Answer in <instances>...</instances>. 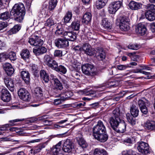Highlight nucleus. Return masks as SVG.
<instances>
[{"label":"nucleus","instance_id":"1","mask_svg":"<svg viewBox=\"0 0 155 155\" xmlns=\"http://www.w3.org/2000/svg\"><path fill=\"white\" fill-rule=\"evenodd\" d=\"M25 14V8L21 3L15 4L11 11V15L14 16L16 21L19 22L23 20Z\"/></svg>","mask_w":155,"mask_h":155},{"label":"nucleus","instance_id":"2","mask_svg":"<svg viewBox=\"0 0 155 155\" xmlns=\"http://www.w3.org/2000/svg\"><path fill=\"white\" fill-rule=\"evenodd\" d=\"M93 131L94 136H107L105 127L101 120L98 121L97 124L94 127Z\"/></svg>","mask_w":155,"mask_h":155},{"label":"nucleus","instance_id":"3","mask_svg":"<svg viewBox=\"0 0 155 155\" xmlns=\"http://www.w3.org/2000/svg\"><path fill=\"white\" fill-rule=\"evenodd\" d=\"M123 0H118L111 2L107 8L108 12L110 14H115L123 6Z\"/></svg>","mask_w":155,"mask_h":155},{"label":"nucleus","instance_id":"4","mask_svg":"<svg viewBox=\"0 0 155 155\" xmlns=\"http://www.w3.org/2000/svg\"><path fill=\"white\" fill-rule=\"evenodd\" d=\"M137 149L138 151L144 154L149 153L150 152L148 144L145 142L141 141L138 143Z\"/></svg>","mask_w":155,"mask_h":155},{"label":"nucleus","instance_id":"5","mask_svg":"<svg viewBox=\"0 0 155 155\" xmlns=\"http://www.w3.org/2000/svg\"><path fill=\"white\" fill-rule=\"evenodd\" d=\"M82 51L88 55L92 56L96 54V51L94 48H92L91 46L88 43L83 44L81 47Z\"/></svg>","mask_w":155,"mask_h":155},{"label":"nucleus","instance_id":"6","mask_svg":"<svg viewBox=\"0 0 155 155\" xmlns=\"http://www.w3.org/2000/svg\"><path fill=\"white\" fill-rule=\"evenodd\" d=\"M24 120V119H16L9 121L8 124H5L0 127V131L6 130L7 127L9 126H16L18 124L17 122L23 121ZM4 132H0V135H4Z\"/></svg>","mask_w":155,"mask_h":155},{"label":"nucleus","instance_id":"7","mask_svg":"<svg viewBox=\"0 0 155 155\" xmlns=\"http://www.w3.org/2000/svg\"><path fill=\"white\" fill-rule=\"evenodd\" d=\"M118 85L117 82H115L112 81H109L105 83L100 84L96 87V88L98 89L97 91H102L105 90L107 88H110L115 87H116Z\"/></svg>","mask_w":155,"mask_h":155},{"label":"nucleus","instance_id":"8","mask_svg":"<svg viewBox=\"0 0 155 155\" xmlns=\"http://www.w3.org/2000/svg\"><path fill=\"white\" fill-rule=\"evenodd\" d=\"M64 152L70 153L74 149V146L72 142L70 139H67L64 143L62 148Z\"/></svg>","mask_w":155,"mask_h":155},{"label":"nucleus","instance_id":"9","mask_svg":"<svg viewBox=\"0 0 155 155\" xmlns=\"http://www.w3.org/2000/svg\"><path fill=\"white\" fill-rule=\"evenodd\" d=\"M28 42L31 45L35 46H40L42 45L44 41L38 36L34 35V38L29 39Z\"/></svg>","mask_w":155,"mask_h":155},{"label":"nucleus","instance_id":"10","mask_svg":"<svg viewBox=\"0 0 155 155\" xmlns=\"http://www.w3.org/2000/svg\"><path fill=\"white\" fill-rule=\"evenodd\" d=\"M55 45L58 48H65L69 45V42L65 39L58 38L55 40Z\"/></svg>","mask_w":155,"mask_h":155},{"label":"nucleus","instance_id":"11","mask_svg":"<svg viewBox=\"0 0 155 155\" xmlns=\"http://www.w3.org/2000/svg\"><path fill=\"white\" fill-rule=\"evenodd\" d=\"M19 97L24 101H28L30 100L29 94L25 89H20L18 92Z\"/></svg>","mask_w":155,"mask_h":155},{"label":"nucleus","instance_id":"12","mask_svg":"<svg viewBox=\"0 0 155 155\" xmlns=\"http://www.w3.org/2000/svg\"><path fill=\"white\" fill-rule=\"evenodd\" d=\"M61 141H60L51 148V151L54 155H64L63 150L61 146Z\"/></svg>","mask_w":155,"mask_h":155},{"label":"nucleus","instance_id":"13","mask_svg":"<svg viewBox=\"0 0 155 155\" xmlns=\"http://www.w3.org/2000/svg\"><path fill=\"white\" fill-rule=\"evenodd\" d=\"M1 98L4 102H8L11 99V95L8 90L5 88L1 91Z\"/></svg>","mask_w":155,"mask_h":155},{"label":"nucleus","instance_id":"14","mask_svg":"<svg viewBox=\"0 0 155 155\" xmlns=\"http://www.w3.org/2000/svg\"><path fill=\"white\" fill-rule=\"evenodd\" d=\"M3 79L5 84L8 88L12 91H13L14 84L12 80L7 77H5Z\"/></svg>","mask_w":155,"mask_h":155},{"label":"nucleus","instance_id":"15","mask_svg":"<svg viewBox=\"0 0 155 155\" xmlns=\"http://www.w3.org/2000/svg\"><path fill=\"white\" fill-rule=\"evenodd\" d=\"M142 4L139 2H138L132 1L128 4V7L129 8L134 10H136L141 9L142 8Z\"/></svg>","mask_w":155,"mask_h":155},{"label":"nucleus","instance_id":"16","mask_svg":"<svg viewBox=\"0 0 155 155\" xmlns=\"http://www.w3.org/2000/svg\"><path fill=\"white\" fill-rule=\"evenodd\" d=\"M93 68L92 65L87 64L82 66V71L83 73L85 74L89 75L91 73H92V69Z\"/></svg>","mask_w":155,"mask_h":155},{"label":"nucleus","instance_id":"17","mask_svg":"<svg viewBox=\"0 0 155 155\" xmlns=\"http://www.w3.org/2000/svg\"><path fill=\"white\" fill-rule=\"evenodd\" d=\"M121 120L120 117H112L110 118V123L112 128L114 130L118 127Z\"/></svg>","mask_w":155,"mask_h":155},{"label":"nucleus","instance_id":"18","mask_svg":"<svg viewBox=\"0 0 155 155\" xmlns=\"http://www.w3.org/2000/svg\"><path fill=\"white\" fill-rule=\"evenodd\" d=\"M3 68L8 75L10 76L13 74L14 70L11 64L8 63H5L3 65Z\"/></svg>","mask_w":155,"mask_h":155},{"label":"nucleus","instance_id":"19","mask_svg":"<svg viewBox=\"0 0 155 155\" xmlns=\"http://www.w3.org/2000/svg\"><path fill=\"white\" fill-rule=\"evenodd\" d=\"M63 36L67 41H73L76 38V34L71 32L65 31L63 33Z\"/></svg>","mask_w":155,"mask_h":155},{"label":"nucleus","instance_id":"20","mask_svg":"<svg viewBox=\"0 0 155 155\" xmlns=\"http://www.w3.org/2000/svg\"><path fill=\"white\" fill-rule=\"evenodd\" d=\"M126 125L124 120H121L118 125V127L115 128L114 130L119 133H124L126 130Z\"/></svg>","mask_w":155,"mask_h":155},{"label":"nucleus","instance_id":"21","mask_svg":"<svg viewBox=\"0 0 155 155\" xmlns=\"http://www.w3.org/2000/svg\"><path fill=\"white\" fill-rule=\"evenodd\" d=\"M101 23L102 26L106 29H110L112 28V23L107 18H103L102 20Z\"/></svg>","mask_w":155,"mask_h":155},{"label":"nucleus","instance_id":"22","mask_svg":"<svg viewBox=\"0 0 155 155\" xmlns=\"http://www.w3.org/2000/svg\"><path fill=\"white\" fill-rule=\"evenodd\" d=\"M34 93L37 97V101H40L43 95V91L42 88L39 87L35 88L34 90Z\"/></svg>","mask_w":155,"mask_h":155},{"label":"nucleus","instance_id":"23","mask_svg":"<svg viewBox=\"0 0 155 155\" xmlns=\"http://www.w3.org/2000/svg\"><path fill=\"white\" fill-rule=\"evenodd\" d=\"M136 31L137 33L140 34L141 35H143L146 33L147 29L143 25L139 24L136 28Z\"/></svg>","mask_w":155,"mask_h":155},{"label":"nucleus","instance_id":"24","mask_svg":"<svg viewBox=\"0 0 155 155\" xmlns=\"http://www.w3.org/2000/svg\"><path fill=\"white\" fill-rule=\"evenodd\" d=\"M51 77L52 78V79L54 81V85L55 88L60 90H62L63 88L62 85L58 79L52 74L51 75Z\"/></svg>","mask_w":155,"mask_h":155},{"label":"nucleus","instance_id":"25","mask_svg":"<svg viewBox=\"0 0 155 155\" xmlns=\"http://www.w3.org/2000/svg\"><path fill=\"white\" fill-rule=\"evenodd\" d=\"M91 18L92 15L91 13L89 12H86L83 16L82 21V22L87 24L91 21Z\"/></svg>","mask_w":155,"mask_h":155},{"label":"nucleus","instance_id":"26","mask_svg":"<svg viewBox=\"0 0 155 155\" xmlns=\"http://www.w3.org/2000/svg\"><path fill=\"white\" fill-rule=\"evenodd\" d=\"M130 112L131 116L134 117H136L138 115L139 110L135 105L132 104L130 107Z\"/></svg>","mask_w":155,"mask_h":155},{"label":"nucleus","instance_id":"27","mask_svg":"<svg viewBox=\"0 0 155 155\" xmlns=\"http://www.w3.org/2000/svg\"><path fill=\"white\" fill-rule=\"evenodd\" d=\"M108 0H97L95 3L96 7L100 9L104 7L107 3Z\"/></svg>","mask_w":155,"mask_h":155},{"label":"nucleus","instance_id":"28","mask_svg":"<svg viewBox=\"0 0 155 155\" xmlns=\"http://www.w3.org/2000/svg\"><path fill=\"white\" fill-rule=\"evenodd\" d=\"M21 58L24 60H26L29 58L30 53L29 50L27 49H23L20 53Z\"/></svg>","mask_w":155,"mask_h":155},{"label":"nucleus","instance_id":"29","mask_svg":"<svg viewBox=\"0 0 155 155\" xmlns=\"http://www.w3.org/2000/svg\"><path fill=\"white\" fill-rule=\"evenodd\" d=\"M21 76L26 83H28L30 80V74L28 71H23L21 72Z\"/></svg>","mask_w":155,"mask_h":155},{"label":"nucleus","instance_id":"30","mask_svg":"<svg viewBox=\"0 0 155 155\" xmlns=\"http://www.w3.org/2000/svg\"><path fill=\"white\" fill-rule=\"evenodd\" d=\"M76 140L78 144L82 148H85L87 146L86 141L81 137H76Z\"/></svg>","mask_w":155,"mask_h":155},{"label":"nucleus","instance_id":"31","mask_svg":"<svg viewBox=\"0 0 155 155\" xmlns=\"http://www.w3.org/2000/svg\"><path fill=\"white\" fill-rule=\"evenodd\" d=\"M145 127L148 130H151L155 129V121L153 120H148L145 124Z\"/></svg>","mask_w":155,"mask_h":155},{"label":"nucleus","instance_id":"32","mask_svg":"<svg viewBox=\"0 0 155 155\" xmlns=\"http://www.w3.org/2000/svg\"><path fill=\"white\" fill-rule=\"evenodd\" d=\"M56 30L55 34L58 35H63L64 31L61 24L58 23L55 25Z\"/></svg>","mask_w":155,"mask_h":155},{"label":"nucleus","instance_id":"33","mask_svg":"<svg viewBox=\"0 0 155 155\" xmlns=\"http://www.w3.org/2000/svg\"><path fill=\"white\" fill-rule=\"evenodd\" d=\"M145 17L149 21H153L155 20V13L150 11H148L146 12Z\"/></svg>","mask_w":155,"mask_h":155},{"label":"nucleus","instance_id":"34","mask_svg":"<svg viewBox=\"0 0 155 155\" xmlns=\"http://www.w3.org/2000/svg\"><path fill=\"white\" fill-rule=\"evenodd\" d=\"M72 14L71 11H68L66 12L64 18V22L65 23L69 22L71 19Z\"/></svg>","mask_w":155,"mask_h":155},{"label":"nucleus","instance_id":"35","mask_svg":"<svg viewBox=\"0 0 155 155\" xmlns=\"http://www.w3.org/2000/svg\"><path fill=\"white\" fill-rule=\"evenodd\" d=\"M94 155H108V154L104 149L97 148L94 150Z\"/></svg>","mask_w":155,"mask_h":155},{"label":"nucleus","instance_id":"36","mask_svg":"<svg viewBox=\"0 0 155 155\" xmlns=\"http://www.w3.org/2000/svg\"><path fill=\"white\" fill-rule=\"evenodd\" d=\"M40 75L41 78L45 82L47 83L49 81V76L45 70H41L40 72Z\"/></svg>","mask_w":155,"mask_h":155},{"label":"nucleus","instance_id":"37","mask_svg":"<svg viewBox=\"0 0 155 155\" xmlns=\"http://www.w3.org/2000/svg\"><path fill=\"white\" fill-rule=\"evenodd\" d=\"M95 54L97 55V58L99 60H103L105 58V53L102 50L98 51Z\"/></svg>","mask_w":155,"mask_h":155},{"label":"nucleus","instance_id":"38","mask_svg":"<svg viewBox=\"0 0 155 155\" xmlns=\"http://www.w3.org/2000/svg\"><path fill=\"white\" fill-rule=\"evenodd\" d=\"M71 25L72 29L75 31H78L80 28V21L75 20L72 22Z\"/></svg>","mask_w":155,"mask_h":155},{"label":"nucleus","instance_id":"39","mask_svg":"<svg viewBox=\"0 0 155 155\" xmlns=\"http://www.w3.org/2000/svg\"><path fill=\"white\" fill-rule=\"evenodd\" d=\"M147 104H148V101L144 98L139 99L138 101V105L140 108L146 106Z\"/></svg>","mask_w":155,"mask_h":155},{"label":"nucleus","instance_id":"40","mask_svg":"<svg viewBox=\"0 0 155 155\" xmlns=\"http://www.w3.org/2000/svg\"><path fill=\"white\" fill-rule=\"evenodd\" d=\"M129 19L128 18L126 17H122L120 20V22L119 24V27L120 28H125L124 27H123V25L124 24H129L128 22Z\"/></svg>","mask_w":155,"mask_h":155},{"label":"nucleus","instance_id":"41","mask_svg":"<svg viewBox=\"0 0 155 155\" xmlns=\"http://www.w3.org/2000/svg\"><path fill=\"white\" fill-rule=\"evenodd\" d=\"M133 117V116H131L129 114H126L127 119L128 121L132 125H135L136 123V119Z\"/></svg>","mask_w":155,"mask_h":155},{"label":"nucleus","instance_id":"42","mask_svg":"<svg viewBox=\"0 0 155 155\" xmlns=\"http://www.w3.org/2000/svg\"><path fill=\"white\" fill-rule=\"evenodd\" d=\"M53 60L50 56L46 55L44 58V63L45 65L48 66L51 64V63H52Z\"/></svg>","mask_w":155,"mask_h":155},{"label":"nucleus","instance_id":"43","mask_svg":"<svg viewBox=\"0 0 155 155\" xmlns=\"http://www.w3.org/2000/svg\"><path fill=\"white\" fill-rule=\"evenodd\" d=\"M12 15L11 13L8 12H5L0 14V19L2 20H6L9 19Z\"/></svg>","mask_w":155,"mask_h":155},{"label":"nucleus","instance_id":"44","mask_svg":"<svg viewBox=\"0 0 155 155\" xmlns=\"http://www.w3.org/2000/svg\"><path fill=\"white\" fill-rule=\"evenodd\" d=\"M58 1L57 0H51L49 2V5L48 6L49 9L52 10H53L56 7Z\"/></svg>","mask_w":155,"mask_h":155},{"label":"nucleus","instance_id":"45","mask_svg":"<svg viewBox=\"0 0 155 155\" xmlns=\"http://www.w3.org/2000/svg\"><path fill=\"white\" fill-rule=\"evenodd\" d=\"M20 25H15L10 31L11 34H15L18 32L21 29Z\"/></svg>","mask_w":155,"mask_h":155},{"label":"nucleus","instance_id":"46","mask_svg":"<svg viewBox=\"0 0 155 155\" xmlns=\"http://www.w3.org/2000/svg\"><path fill=\"white\" fill-rule=\"evenodd\" d=\"M8 59H9L11 61H14L16 59V56L15 53L11 51L8 53H7Z\"/></svg>","mask_w":155,"mask_h":155},{"label":"nucleus","instance_id":"47","mask_svg":"<svg viewBox=\"0 0 155 155\" xmlns=\"http://www.w3.org/2000/svg\"><path fill=\"white\" fill-rule=\"evenodd\" d=\"M82 92L83 94L86 95H90L91 94H94L95 91L91 90H89V89H85L81 91Z\"/></svg>","mask_w":155,"mask_h":155},{"label":"nucleus","instance_id":"48","mask_svg":"<svg viewBox=\"0 0 155 155\" xmlns=\"http://www.w3.org/2000/svg\"><path fill=\"white\" fill-rule=\"evenodd\" d=\"M57 69L55 70V71L60 72L63 74H65L67 72V69L64 66L60 65L59 66L57 67Z\"/></svg>","mask_w":155,"mask_h":155},{"label":"nucleus","instance_id":"49","mask_svg":"<svg viewBox=\"0 0 155 155\" xmlns=\"http://www.w3.org/2000/svg\"><path fill=\"white\" fill-rule=\"evenodd\" d=\"M108 136H94V137L99 141L104 142H105L108 139Z\"/></svg>","mask_w":155,"mask_h":155},{"label":"nucleus","instance_id":"50","mask_svg":"<svg viewBox=\"0 0 155 155\" xmlns=\"http://www.w3.org/2000/svg\"><path fill=\"white\" fill-rule=\"evenodd\" d=\"M8 59L7 53L3 52L0 53V62L5 61Z\"/></svg>","mask_w":155,"mask_h":155},{"label":"nucleus","instance_id":"51","mask_svg":"<svg viewBox=\"0 0 155 155\" xmlns=\"http://www.w3.org/2000/svg\"><path fill=\"white\" fill-rule=\"evenodd\" d=\"M54 24V22L52 18H49L45 21V26L50 27Z\"/></svg>","mask_w":155,"mask_h":155},{"label":"nucleus","instance_id":"52","mask_svg":"<svg viewBox=\"0 0 155 155\" xmlns=\"http://www.w3.org/2000/svg\"><path fill=\"white\" fill-rule=\"evenodd\" d=\"M51 62L52 63H51V64L49 65L48 66L52 69L54 70L57 69V67L58 66V64L57 62L55 60H53Z\"/></svg>","mask_w":155,"mask_h":155},{"label":"nucleus","instance_id":"53","mask_svg":"<svg viewBox=\"0 0 155 155\" xmlns=\"http://www.w3.org/2000/svg\"><path fill=\"white\" fill-rule=\"evenodd\" d=\"M113 114L114 115L113 117H119L120 115V110L118 108H116L113 111Z\"/></svg>","mask_w":155,"mask_h":155},{"label":"nucleus","instance_id":"54","mask_svg":"<svg viewBox=\"0 0 155 155\" xmlns=\"http://www.w3.org/2000/svg\"><path fill=\"white\" fill-rule=\"evenodd\" d=\"M128 47L129 49L134 50H137L140 48V46L137 44H130Z\"/></svg>","mask_w":155,"mask_h":155},{"label":"nucleus","instance_id":"55","mask_svg":"<svg viewBox=\"0 0 155 155\" xmlns=\"http://www.w3.org/2000/svg\"><path fill=\"white\" fill-rule=\"evenodd\" d=\"M10 107L12 109H19L21 108L19 103L18 102L13 103L11 104Z\"/></svg>","mask_w":155,"mask_h":155},{"label":"nucleus","instance_id":"56","mask_svg":"<svg viewBox=\"0 0 155 155\" xmlns=\"http://www.w3.org/2000/svg\"><path fill=\"white\" fill-rule=\"evenodd\" d=\"M46 11L45 9H42L39 13L38 15L39 17L40 18H42L45 17L46 15Z\"/></svg>","mask_w":155,"mask_h":155},{"label":"nucleus","instance_id":"57","mask_svg":"<svg viewBox=\"0 0 155 155\" xmlns=\"http://www.w3.org/2000/svg\"><path fill=\"white\" fill-rule=\"evenodd\" d=\"M130 67L128 65H119L117 66V68L118 70H124L128 68H130Z\"/></svg>","mask_w":155,"mask_h":155},{"label":"nucleus","instance_id":"58","mask_svg":"<svg viewBox=\"0 0 155 155\" xmlns=\"http://www.w3.org/2000/svg\"><path fill=\"white\" fill-rule=\"evenodd\" d=\"M147 7L148 11H150L153 12L155 13V5L152 4H149Z\"/></svg>","mask_w":155,"mask_h":155},{"label":"nucleus","instance_id":"59","mask_svg":"<svg viewBox=\"0 0 155 155\" xmlns=\"http://www.w3.org/2000/svg\"><path fill=\"white\" fill-rule=\"evenodd\" d=\"M54 56L55 57H60L62 56V52L59 50H55L54 52Z\"/></svg>","mask_w":155,"mask_h":155},{"label":"nucleus","instance_id":"60","mask_svg":"<svg viewBox=\"0 0 155 155\" xmlns=\"http://www.w3.org/2000/svg\"><path fill=\"white\" fill-rule=\"evenodd\" d=\"M85 102H82L80 103H76L74 105L75 107L78 108L83 107L85 105Z\"/></svg>","mask_w":155,"mask_h":155},{"label":"nucleus","instance_id":"61","mask_svg":"<svg viewBox=\"0 0 155 155\" xmlns=\"http://www.w3.org/2000/svg\"><path fill=\"white\" fill-rule=\"evenodd\" d=\"M134 141V139L133 137H131V138H127L124 139V141L127 143H131Z\"/></svg>","mask_w":155,"mask_h":155},{"label":"nucleus","instance_id":"62","mask_svg":"<svg viewBox=\"0 0 155 155\" xmlns=\"http://www.w3.org/2000/svg\"><path fill=\"white\" fill-rule=\"evenodd\" d=\"M7 26V22H0V31L2 30Z\"/></svg>","mask_w":155,"mask_h":155},{"label":"nucleus","instance_id":"63","mask_svg":"<svg viewBox=\"0 0 155 155\" xmlns=\"http://www.w3.org/2000/svg\"><path fill=\"white\" fill-rule=\"evenodd\" d=\"M141 112L144 114H146L148 112V109L146 106H143L142 107L140 108Z\"/></svg>","mask_w":155,"mask_h":155},{"label":"nucleus","instance_id":"64","mask_svg":"<svg viewBox=\"0 0 155 155\" xmlns=\"http://www.w3.org/2000/svg\"><path fill=\"white\" fill-rule=\"evenodd\" d=\"M134 151L132 150H129L126 151H124L123 152V155H132Z\"/></svg>","mask_w":155,"mask_h":155}]
</instances>
